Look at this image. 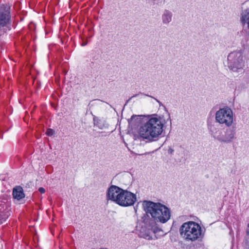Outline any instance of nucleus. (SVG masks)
<instances>
[{"instance_id": "13", "label": "nucleus", "mask_w": 249, "mask_h": 249, "mask_svg": "<svg viewBox=\"0 0 249 249\" xmlns=\"http://www.w3.org/2000/svg\"><path fill=\"white\" fill-rule=\"evenodd\" d=\"M13 197L17 200H20L25 197L23 189L20 186H17L13 189Z\"/></svg>"}, {"instance_id": "22", "label": "nucleus", "mask_w": 249, "mask_h": 249, "mask_svg": "<svg viewBox=\"0 0 249 249\" xmlns=\"http://www.w3.org/2000/svg\"><path fill=\"white\" fill-rule=\"evenodd\" d=\"M245 78L247 80H249V75H246V77H245Z\"/></svg>"}, {"instance_id": "18", "label": "nucleus", "mask_w": 249, "mask_h": 249, "mask_svg": "<svg viewBox=\"0 0 249 249\" xmlns=\"http://www.w3.org/2000/svg\"><path fill=\"white\" fill-rule=\"evenodd\" d=\"M5 220V217L3 216V214L2 213L0 212V221L1 223H2V221Z\"/></svg>"}, {"instance_id": "16", "label": "nucleus", "mask_w": 249, "mask_h": 249, "mask_svg": "<svg viewBox=\"0 0 249 249\" xmlns=\"http://www.w3.org/2000/svg\"><path fill=\"white\" fill-rule=\"evenodd\" d=\"M141 120V116H136V115H133L131 117V121H136L137 123H139Z\"/></svg>"}, {"instance_id": "20", "label": "nucleus", "mask_w": 249, "mask_h": 249, "mask_svg": "<svg viewBox=\"0 0 249 249\" xmlns=\"http://www.w3.org/2000/svg\"><path fill=\"white\" fill-rule=\"evenodd\" d=\"M145 96H147V95H146V94H145ZM148 96H149V95H148ZM149 97H151L153 98V99H154L159 104L160 106L162 105V103L160 101H159L158 99H156V98H154V97H152L151 96H149Z\"/></svg>"}, {"instance_id": "11", "label": "nucleus", "mask_w": 249, "mask_h": 249, "mask_svg": "<svg viewBox=\"0 0 249 249\" xmlns=\"http://www.w3.org/2000/svg\"><path fill=\"white\" fill-rule=\"evenodd\" d=\"M240 21L244 25L247 24L249 30V7L242 9L240 14Z\"/></svg>"}, {"instance_id": "12", "label": "nucleus", "mask_w": 249, "mask_h": 249, "mask_svg": "<svg viewBox=\"0 0 249 249\" xmlns=\"http://www.w3.org/2000/svg\"><path fill=\"white\" fill-rule=\"evenodd\" d=\"M172 12L168 10H164L161 15L162 23L165 25L169 24L172 21Z\"/></svg>"}, {"instance_id": "10", "label": "nucleus", "mask_w": 249, "mask_h": 249, "mask_svg": "<svg viewBox=\"0 0 249 249\" xmlns=\"http://www.w3.org/2000/svg\"><path fill=\"white\" fill-rule=\"evenodd\" d=\"M210 134L214 140L221 142L223 133H224V129L219 127L218 125H212L210 128Z\"/></svg>"}, {"instance_id": "3", "label": "nucleus", "mask_w": 249, "mask_h": 249, "mask_svg": "<svg viewBox=\"0 0 249 249\" xmlns=\"http://www.w3.org/2000/svg\"><path fill=\"white\" fill-rule=\"evenodd\" d=\"M179 231L180 236L188 242L202 239L205 233L198 223L191 221L184 223L179 228Z\"/></svg>"}, {"instance_id": "9", "label": "nucleus", "mask_w": 249, "mask_h": 249, "mask_svg": "<svg viewBox=\"0 0 249 249\" xmlns=\"http://www.w3.org/2000/svg\"><path fill=\"white\" fill-rule=\"evenodd\" d=\"M235 130L234 129L228 128L225 130L224 129V133H223L221 142L226 143L231 142L233 140L235 139Z\"/></svg>"}, {"instance_id": "15", "label": "nucleus", "mask_w": 249, "mask_h": 249, "mask_svg": "<svg viewBox=\"0 0 249 249\" xmlns=\"http://www.w3.org/2000/svg\"><path fill=\"white\" fill-rule=\"evenodd\" d=\"M94 125L101 129L106 128L108 127V126L106 121L103 119H100L96 122L94 120Z\"/></svg>"}, {"instance_id": "14", "label": "nucleus", "mask_w": 249, "mask_h": 249, "mask_svg": "<svg viewBox=\"0 0 249 249\" xmlns=\"http://www.w3.org/2000/svg\"><path fill=\"white\" fill-rule=\"evenodd\" d=\"M146 225L150 228H148L147 231H145L144 233H142L141 237L147 240H150L152 239L153 235L157 233V232L153 231L152 225H150L149 224H146Z\"/></svg>"}, {"instance_id": "19", "label": "nucleus", "mask_w": 249, "mask_h": 249, "mask_svg": "<svg viewBox=\"0 0 249 249\" xmlns=\"http://www.w3.org/2000/svg\"><path fill=\"white\" fill-rule=\"evenodd\" d=\"M38 191L39 192L41 193V194H43L45 193V190L44 188L43 187H40L39 189H38Z\"/></svg>"}, {"instance_id": "5", "label": "nucleus", "mask_w": 249, "mask_h": 249, "mask_svg": "<svg viewBox=\"0 0 249 249\" xmlns=\"http://www.w3.org/2000/svg\"><path fill=\"white\" fill-rule=\"evenodd\" d=\"M215 119L216 123L229 127L233 123L232 111L228 107L220 108L215 113Z\"/></svg>"}, {"instance_id": "23", "label": "nucleus", "mask_w": 249, "mask_h": 249, "mask_svg": "<svg viewBox=\"0 0 249 249\" xmlns=\"http://www.w3.org/2000/svg\"><path fill=\"white\" fill-rule=\"evenodd\" d=\"M86 44H87V42H83V43H82V45L83 46H84L86 45Z\"/></svg>"}, {"instance_id": "21", "label": "nucleus", "mask_w": 249, "mask_h": 249, "mask_svg": "<svg viewBox=\"0 0 249 249\" xmlns=\"http://www.w3.org/2000/svg\"><path fill=\"white\" fill-rule=\"evenodd\" d=\"M140 94H142V95L143 94H142V93L140 92V93H139V94H135V95H134L133 96H132V97H131L129 100H130V99H131L132 98H133V97H136V96H137L139 95Z\"/></svg>"}, {"instance_id": "6", "label": "nucleus", "mask_w": 249, "mask_h": 249, "mask_svg": "<svg viewBox=\"0 0 249 249\" xmlns=\"http://www.w3.org/2000/svg\"><path fill=\"white\" fill-rule=\"evenodd\" d=\"M124 189L115 185L110 186L107 191L106 198L119 205Z\"/></svg>"}, {"instance_id": "17", "label": "nucleus", "mask_w": 249, "mask_h": 249, "mask_svg": "<svg viewBox=\"0 0 249 249\" xmlns=\"http://www.w3.org/2000/svg\"><path fill=\"white\" fill-rule=\"evenodd\" d=\"M54 133V131L52 129H48L47 130V132H46V134L48 135V136H52Z\"/></svg>"}, {"instance_id": "24", "label": "nucleus", "mask_w": 249, "mask_h": 249, "mask_svg": "<svg viewBox=\"0 0 249 249\" xmlns=\"http://www.w3.org/2000/svg\"><path fill=\"white\" fill-rule=\"evenodd\" d=\"M246 232H247V234L248 235H249V229L247 230V231H246Z\"/></svg>"}, {"instance_id": "25", "label": "nucleus", "mask_w": 249, "mask_h": 249, "mask_svg": "<svg viewBox=\"0 0 249 249\" xmlns=\"http://www.w3.org/2000/svg\"><path fill=\"white\" fill-rule=\"evenodd\" d=\"M248 226L249 227V224H248Z\"/></svg>"}, {"instance_id": "4", "label": "nucleus", "mask_w": 249, "mask_h": 249, "mask_svg": "<svg viewBox=\"0 0 249 249\" xmlns=\"http://www.w3.org/2000/svg\"><path fill=\"white\" fill-rule=\"evenodd\" d=\"M228 67L234 72H239L244 67V61L242 53L235 51L231 53L228 56Z\"/></svg>"}, {"instance_id": "2", "label": "nucleus", "mask_w": 249, "mask_h": 249, "mask_svg": "<svg viewBox=\"0 0 249 249\" xmlns=\"http://www.w3.org/2000/svg\"><path fill=\"white\" fill-rule=\"evenodd\" d=\"M163 124L160 119L153 117L142 124L139 129V135L147 142H152L158 140L163 131Z\"/></svg>"}, {"instance_id": "8", "label": "nucleus", "mask_w": 249, "mask_h": 249, "mask_svg": "<svg viewBox=\"0 0 249 249\" xmlns=\"http://www.w3.org/2000/svg\"><path fill=\"white\" fill-rule=\"evenodd\" d=\"M137 200L136 195L127 190L124 189L122 198L119 205L129 207L134 205Z\"/></svg>"}, {"instance_id": "7", "label": "nucleus", "mask_w": 249, "mask_h": 249, "mask_svg": "<svg viewBox=\"0 0 249 249\" xmlns=\"http://www.w3.org/2000/svg\"><path fill=\"white\" fill-rule=\"evenodd\" d=\"M10 19V6L7 4L0 6V32H5L4 27H8Z\"/></svg>"}, {"instance_id": "1", "label": "nucleus", "mask_w": 249, "mask_h": 249, "mask_svg": "<svg viewBox=\"0 0 249 249\" xmlns=\"http://www.w3.org/2000/svg\"><path fill=\"white\" fill-rule=\"evenodd\" d=\"M142 206L146 216L143 218L145 224L152 225L154 232H163L156 226V222L165 223L171 217L170 209L160 203L143 201Z\"/></svg>"}]
</instances>
